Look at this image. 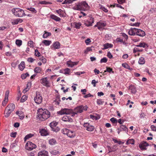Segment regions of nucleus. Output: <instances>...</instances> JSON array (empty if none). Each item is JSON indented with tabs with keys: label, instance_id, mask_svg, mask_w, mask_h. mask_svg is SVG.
I'll list each match as a JSON object with an SVG mask.
<instances>
[{
	"label": "nucleus",
	"instance_id": "obj_1",
	"mask_svg": "<svg viewBox=\"0 0 156 156\" xmlns=\"http://www.w3.org/2000/svg\"><path fill=\"white\" fill-rule=\"evenodd\" d=\"M37 114V119L42 121L45 120L50 116V112L47 110L42 108L38 109Z\"/></svg>",
	"mask_w": 156,
	"mask_h": 156
},
{
	"label": "nucleus",
	"instance_id": "obj_2",
	"mask_svg": "<svg viewBox=\"0 0 156 156\" xmlns=\"http://www.w3.org/2000/svg\"><path fill=\"white\" fill-rule=\"evenodd\" d=\"M57 113L58 114L60 115H71L72 116H74L76 114V113H74L73 109L66 108L62 109L60 111L57 112Z\"/></svg>",
	"mask_w": 156,
	"mask_h": 156
},
{
	"label": "nucleus",
	"instance_id": "obj_3",
	"mask_svg": "<svg viewBox=\"0 0 156 156\" xmlns=\"http://www.w3.org/2000/svg\"><path fill=\"white\" fill-rule=\"evenodd\" d=\"M12 12L16 16L21 17L26 16L24 10L19 8L14 9Z\"/></svg>",
	"mask_w": 156,
	"mask_h": 156
},
{
	"label": "nucleus",
	"instance_id": "obj_4",
	"mask_svg": "<svg viewBox=\"0 0 156 156\" xmlns=\"http://www.w3.org/2000/svg\"><path fill=\"white\" fill-rule=\"evenodd\" d=\"M85 7L86 9H87L88 7L87 4L85 2H81L79 5H77L76 9L80 10H85V9H83V7Z\"/></svg>",
	"mask_w": 156,
	"mask_h": 156
},
{
	"label": "nucleus",
	"instance_id": "obj_5",
	"mask_svg": "<svg viewBox=\"0 0 156 156\" xmlns=\"http://www.w3.org/2000/svg\"><path fill=\"white\" fill-rule=\"evenodd\" d=\"M36 146L35 144L30 142H28L26 144L25 148L28 151H31L33 149L35 148Z\"/></svg>",
	"mask_w": 156,
	"mask_h": 156
},
{
	"label": "nucleus",
	"instance_id": "obj_6",
	"mask_svg": "<svg viewBox=\"0 0 156 156\" xmlns=\"http://www.w3.org/2000/svg\"><path fill=\"white\" fill-rule=\"evenodd\" d=\"M42 98L40 95V93L38 92H36V97L34 98V100L35 102L39 104H40L42 101Z\"/></svg>",
	"mask_w": 156,
	"mask_h": 156
},
{
	"label": "nucleus",
	"instance_id": "obj_7",
	"mask_svg": "<svg viewBox=\"0 0 156 156\" xmlns=\"http://www.w3.org/2000/svg\"><path fill=\"white\" fill-rule=\"evenodd\" d=\"M83 126L86 128V129L87 130L89 131H92L94 129V127L87 123H84Z\"/></svg>",
	"mask_w": 156,
	"mask_h": 156
},
{
	"label": "nucleus",
	"instance_id": "obj_8",
	"mask_svg": "<svg viewBox=\"0 0 156 156\" xmlns=\"http://www.w3.org/2000/svg\"><path fill=\"white\" fill-rule=\"evenodd\" d=\"M75 112L76 113V115L77 113H82L83 111V105H81L79 106H77L74 109Z\"/></svg>",
	"mask_w": 156,
	"mask_h": 156
},
{
	"label": "nucleus",
	"instance_id": "obj_9",
	"mask_svg": "<svg viewBox=\"0 0 156 156\" xmlns=\"http://www.w3.org/2000/svg\"><path fill=\"white\" fill-rule=\"evenodd\" d=\"M149 145L145 141H143L139 145V147L141 150H145L146 149V147Z\"/></svg>",
	"mask_w": 156,
	"mask_h": 156
},
{
	"label": "nucleus",
	"instance_id": "obj_10",
	"mask_svg": "<svg viewBox=\"0 0 156 156\" xmlns=\"http://www.w3.org/2000/svg\"><path fill=\"white\" fill-rule=\"evenodd\" d=\"M41 83L44 86H46L47 87H49V82L48 81L47 79V77H44L42 78L41 80Z\"/></svg>",
	"mask_w": 156,
	"mask_h": 156
},
{
	"label": "nucleus",
	"instance_id": "obj_11",
	"mask_svg": "<svg viewBox=\"0 0 156 156\" xmlns=\"http://www.w3.org/2000/svg\"><path fill=\"white\" fill-rule=\"evenodd\" d=\"M138 29L136 28H131L128 32L129 34L130 35L134 36L136 35Z\"/></svg>",
	"mask_w": 156,
	"mask_h": 156
},
{
	"label": "nucleus",
	"instance_id": "obj_12",
	"mask_svg": "<svg viewBox=\"0 0 156 156\" xmlns=\"http://www.w3.org/2000/svg\"><path fill=\"white\" fill-rule=\"evenodd\" d=\"M15 106L12 103L8 105L7 106L6 108H5L8 109V110L10 111V112H12L15 108Z\"/></svg>",
	"mask_w": 156,
	"mask_h": 156
},
{
	"label": "nucleus",
	"instance_id": "obj_13",
	"mask_svg": "<svg viewBox=\"0 0 156 156\" xmlns=\"http://www.w3.org/2000/svg\"><path fill=\"white\" fill-rule=\"evenodd\" d=\"M145 33L144 31L141 29H138L136 33L137 35L140 37H144L145 36Z\"/></svg>",
	"mask_w": 156,
	"mask_h": 156
},
{
	"label": "nucleus",
	"instance_id": "obj_14",
	"mask_svg": "<svg viewBox=\"0 0 156 156\" xmlns=\"http://www.w3.org/2000/svg\"><path fill=\"white\" fill-rule=\"evenodd\" d=\"M62 120L64 122H71L73 121L72 119L70 117L67 115L64 116L62 117Z\"/></svg>",
	"mask_w": 156,
	"mask_h": 156
},
{
	"label": "nucleus",
	"instance_id": "obj_15",
	"mask_svg": "<svg viewBox=\"0 0 156 156\" xmlns=\"http://www.w3.org/2000/svg\"><path fill=\"white\" fill-rule=\"evenodd\" d=\"M128 89L131 91V93L135 94L136 92V87L133 85H130L129 86Z\"/></svg>",
	"mask_w": 156,
	"mask_h": 156
},
{
	"label": "nucleus",
	"instance_id": "obj_16",
	"mask_svg": "<svg viewBox=\"0 0 156 156\" xmlns=\"http://www.w3.org/2000/svg\"><path fill=\"white\" fill-rule=\"evenodd\" d=\"M78 62H72L70 60L68 61L67 62V64L68 65V66L73 67L74 66L77 65L78 63Z\"/></svg>",
	"mask_w": 156,
	"mask_h": 156
},
{
	"label": "nucleus",
	"instance_id": "obj_17",
	"mask_svg": "<svg viewBox=\"0 0 156 156\" xmlns=\"http://www.w3.org/2000/svg\"><path fill=\"white\" fill-rule=\"evenodd\" d=\"M97 25H98V29L100 30L106 26V24L105 23H102L99 21L97 23Z\"/></svg>",
	"mask_w": 156,
	"mask_h": 156
},
{
	"label": "nucleus",
	"instance_id": "obj_18",
	"mask_svg": "<svg viewBox=\"0 0 156 156\" xmlns=\"http://www.w3.org/2000/svg\"><path fill=\"white\" fill-rule=\"evenodd\" d=\"M91 21H86L85 22L84 24L87 27L90 26L92 25V24L94 23L93 18H90Z\"/></svg>",
	"mask_w": 156,
	"mask_h": 156
},
{
	"label": "nucleus",
	"instance_id": "obj_19",
	"mask_svg": "<svg viewBox=\"0 0 156 156\" xmlns=\"http://www.w3.org/2000/svg\"><path fill=\"white\" fill-rule=\"evenodd\" d=\"M39 133H41V135L42 136H46L48 134L47 131L44 129H40Z\"/></svg>",
	"mask_w": 156,
	"mask_h": 156
},
{
	"label": "nucleus",
	"instance_id": "obj_20",
	"mask_svg": "<svg viewBox=\"0 0 156 156\" xmlns=\"http://www.w3.org/2000/svg\"><path fill=\"white\" fill-rule=\"evenodd\" d=\"M38 156H48V152L45 151L39 152L38 154Z\"/></svg>",
	"mask_w": 156,
	"mask_h": 156
},
{
	"label": "nucleus",
	"instance_id": "obj_21",
	"mask_svg": "<svg viewBox=\"0 0 156 156\" xmlns=\"http://www.w3.org/2000/svg\"><path fill=\"white\" fill-rule=\"evenodd\" d=\"M67 135L70 138H73L75 136V134L73 131L69 130Z\"/></svg>",
	"mask_w": 156,
	"mask_h": 156
},
{
	"label": "nucleus",
	"instance_id": "obj_22",
	"mask_svg": "<svg viewBox=\"0 0 156 156\" xmlns=\"http://www.w3.org/2000/svg\"><path fill=\"white\" fill-rule=\"evenodd\" d=\"M16 114L19 115L20 119H23L24 118V116L23 115V112L22 111H16Z\"/></svg>",
	"mask_w": 156,
	"mask_h": 156
},
{
	"label": "nucleus",
	"instance_id": "obj_23",
	"mask_svg": "<svg viewBox=\"0 0 156 156\" xmlns=\"http://www.w3.org/2000/svg\"><path fill=\"white\" fill-rule=\"evenodd\" d=\"M50 17L51 18L56 21H59L61 20V19L60 18L54 15H51L50 16Z\"/></svg>",
	"mask_w": 156,
	"mask_h": 156
},
{
	"label": "nucleus",
	"instance_id": "obj_24",
	"mask_svg": "<svg viewBox=\"0 0 156 156\" xmlns=\"http://www.w3.org/2000/svg\"><path fill=\"white\" fill-rule=\"evenodd\" d=\"M25 67V63L24 62H22L19 65V68L20 70H23Z\"/></svg>",
	"mask_w": 156,
	"mask_h": 156
},
{
	"label": "nucleus",
	"instance_id": "obj_25",
	"mask_svg": "<svg viewBox=\"0 0 156 156\" xmlns=\"http://www.w3.org/2000/svg\"><path fill=\"white\" fill-rule=\"evenodd\" d=\"M12 112H10V111L5 108L4 112L5 116L6 117H8Z\"/></svg>",
	"mask_w": 156,
	"mask_h": 156
},
{
	"label": "nucleus",
	"instance_id": "obj_26",
	"mask_svg": "<svg viewBox=\"0 0 156 156\" xmlns=\"http://www.w3.org/2000/svg\"><path fill=\"white\" fill-rule=\"evenodd\" d=\"M53 46L55 49H58L60 47V44L58 42H56L54 43Z\"/></svg>",
	"mask_w": 156,
	"mask_h": 156
},
{
	"label": "nucleus",
	"instance_id": "obj_27",
	"mask_svg": "<svg viewBox=\"0 0 156 156\" xmlns=\"http://www.w3.org/2000/svg\"><path fill=\"white\" fill-rule=\"evenodd\" d=\"M56 12L60 17H63L64 16L63 12L61 9L56 10Z\"/></svg>",
	"mask_w": 156,
	"mask_h": 156
},
{
	"label": "nucleus",
	"instance_id": "obj_28",
	"mask_svg": "<svg viewBox=\"0 0 156 156\" xmlns=\"http://www.w3.org/2000/svg\"><path fill=\"white\" fill-rule=\"evenodd\" d=\"M145 62V60L144 57H141L140 58L138 61V63L140 64H144Z\"/></svg>",
	"mask_w": 156,
	"mask_h": 156
},
{
	"label": "nucleus",
	"instance_id": "obj_29",
	"mask_svg": "<svg viewBox=\"0 0 156 156\" xmlns=\"http://www.w3.org/2000/svg\"><path fill=\"white\" fill-rule=\"evenodd\" d=\"M104 48L103 49H106L108 48H112L113 47V45L111 44H110L109 43H106L104 45Z\"/></svg>",
	"mask_w": 156,
	"mask_h": 156
},
{
	"label": "nucleus",
	"instance_id": "obj_30",
	"mask_svg": "<svg viewBox=\"0 0 156 156\" xmlns=\"http://www.w3.org/2000/svg\"><path fill=\"white\" fill-rule=\"evenodd\" d=\"M136 46L138 47L145 48L146 47H148V46L147 44L144 43H140L139 45H136Z\"/></svg>",
	"mask_w": 156,
	"mask_h": 156
},
{
	"label": "nucleus",
	"instance_id": "obj_31",
	"mask_svg": "<svg viewBox=\"0 0 156 156\" xmlns=\"http://www.w3.org/2000/svg\"><path fill=\"white\" fill-rule=\"evenodd\" d=\"M42 42L44 43L46 46H49L51 43V41L44 40Z\"/></svg>",
	"mask_w": 156,
	"mask_h": 156
},
{
	"label": "nucleus",
	"instance_id": "obj_32",
	"mask_svg": "<svg viewBox=\"0 0 156 156\" xmlns=\"http://www.w3.org/2000/svg\"><path fill=\"white\" fill-rule=\"evenodd\" d=\"M42 69L39 67H36L34 70V72L36 73H39L41 72Z\"/></svg>",
	"mask_w": 156,
	"mask_h": 156
},
{
	"label": "nucleus",
	"instance_id": "obj_33",
	"mask_svg": "<svg viewBox=\"0 0 156 156\" xmlns=\"http://www.w3.org/2000/svg\"><path fill=\"white\" fill-rule=\"evenodd\" d=\"M58 124V122H53L50 124V126L51 128L56 127Z\"/></svg>",
	"mask_w": 156,
	"mask_h": 156
},
{
	"label": "nucleus",
	"instance_id": "obj_34",
	"mask_svg": "<svg viewBox=\"0 0 156 156\" xmlns=\"http://www.w3.org/2000/svg\"><path fill=\"white\" fill-rule=\"evenodd\" d=\"M120 129H121L122 130H123L125 131H128V129L127 127L124 125H122L120 126Z\"/></svg>",
	"mask_w": 156,
	"mask_h": 156
},
{
	"label": "nucleus",
	"instance_id": "obj_35",
	"mask_svg": "<svg viewBox=\"0 0 156 156\" xmlns=\"http://www.w3.org/2000/svg\"><path fill=\"white\" fill-rule=\"evenodd\" d=\"M56 143V141L54 139H51L49 141V143L51 145L55 144Z\"/></svg>",
	"mask_w": 156,
	"mask_h": 156
},
{
	"label": "nucleus",
	"instance_id": "obj_36",
	"mask_svg": "<svg viewBox=\"0 0 156 156\" xmlns=\"http://www.w3.org/2000/svg\"><path fill=\"white\" fill-rule=\"evenodd\" d=\"M51 35V34L49 32H45L44 34L43 37V38H46L48 36H50Z\"/></svg>",
	"mask_w": 156,
	"mask_h": 156
},
{
	"label": "nucleus",
	"instance_id": "obj_37",
	"mask_svg": "<svg viewBox=\"0 0 156 156\" xmlns=\"http://www.w3.org/2000/svg\"><path fill=\"white\" fill-rule=\"evenodd\" d=\"M39 59L41 60L43 63L45 64L46 62V59L43 56H41L40 57Z\"/></svg>",
	"mask_w": 156,
	"mask_h": 156
},
{
	"label": "nucleus",
	"instance_id": "obj_38",
	"mask_svg": "<svg viewBox=\"0 0 156 156\" xmlns=\"http://www.w3.org/2000/svg\"><path fill=\"white\" fill-rule=\"evenodd\" d=\"M99 7L100 9H102L105 12H108V10L105 7H103V6L100 5H99Z\"/></svg>",
	"mask_w": 156,
	"mask_h": 156
},
{
	"label": "nucleus",
	"instance_id": "obj_39",
	"mask_svg": "<svg viewBox=\"0 0 156 156\" xmlns=\"http://www.w3.org/2000/svg\"><path fill=\"white\" fill-rule=\"evenodd\" d=\"M93 47H92L93 48ZM92 47H87L86 49L85 50L84 53L85 54H87V53L88 52L90 51H92V49L91 48Z\"/></svg>",
	"mask_w": 156,
	"mask_h": 156
},
{
	"label": "nucleus",
	"instance_id": "obj_40",
	"mask_svg": "<svg viewBox=\"0 0 156 156\" xmlns=\"http://www.w3.org/2000/svg\"><path fill=\"white\" fill-rule=\"evenodd\" d=\"M126 143L128 144H133L134 143V140L133 139H129L127 141Z\"/></svg>",
	"mask_w": 156,
	"mask_h": 156
},
{
	"label": "nucleus",
	"instance_id": "obj_41",
	"mask_svg": "<svg viewBox=\"0 0 156 156\" xmlns=\"http://www.w3.org/2000/svg\"><path fill=\"white\" fill-rule=\"evenodd\" d=\"M16 43L19 46H20L22 43V41L21 40H17L16 41Z\"/></svg>",
	"mask_w": 156,
	"mask_h": 156
},
{
	"label": "nucleus",
	"instance_id": "obj_42",
	"mask_svg": "<svg viewBox=\"0 0 156 156\" xmlns=\"http://www.w3.org/2000/svg\"><path fill=\"white\" fill-rule=\"evenodd\" d=\"M29 76V74L28 73H26L25 74H22L21 76V77L23 79H24L26 78L27 76Z\"/></svg>",
	"mask_w": 156,
	"mask_h": 156
},
{
	"label": "nucleus",
	"instance_id": "obj_43",
	"mask_svg": "<svg viewBox=\"0 0 156 156\" xmlns=\"http://www.w3.org/2000/svg\"><path fill=\"white\" fill-rule=\"evenodd\" d=\"M27 9L30 11L31 12H32L35 13L37 12V11L34 8H33L31 7L30 8H28Z\"/></svg>",
	"mask_w": 156,
	"mask_h": 156
},
{
	"label": "nucleus",
	"instance_id": "obj_44",
	"mask_svg": "<svg viewBox=\"0 0 156 156\" xmlns=\"http://www.w3.org/2000/svg\"><path fill=\"white\" fill-rule=\"evenodd\" d=\"M90 118L93 120H97L100 118L99 117H97L96 116H94L92 115H90Z\"/></svg>",
	"mask_w": 156,
	"mask_h": 156
},
{
	"label": "nucleus",
	"instance_id": "obj_45",
	"mask_svg": "<svg viewBox=\"0 0 156 156\" xmlns=\"http://www.w3.org/2000/svg\"><path fill=\"white\" fill-rule=\"evenodd\" d=\"M51 128L52 130L56 132L59 131L60 130V129L58 127H52Z\"/></svg>",
	"mask_w": 156,
	"mask_h": 156
},
{
	"label": "nucleus",
	"instance_id": "obj_46",
	"mask_svg": "<svg viewBox=\"0 0 156 156\" xmlns=\"http://www.w3.org/2000/svg\"><path fill=\"white\" fill-rule=\"evenodd\" d=\"M33 134H30L27 135L24 138L25 140H27L32 137L33 136Z\"/></svg>",
	"mask_w": 156,
	"mask_h": 156
},
{
	"label": "nucleus",
	"instance_id": "obj_47",
	"mask_svg": "<svg viewBox=\"0 0 156 156\" xmlns=\"http://www.w3.org/2000/svg\"><path fill=\"white\" fill-rule=\"evenodd\" d=\"M69 129H63L62 130V133L64 134L67 135Z\"/></svg>",
	"mask_w": 156,
	"mask_h": 156
},
{
	"label": "nucleus",
	"instance_id": "obj_48",
	"mask_svg": "<svg viewBox=\"0 0 156 156\" xmlns=\"http://www.w3.org/2000/svg\"><path fill=\"white\" fill-rule=\"evenodd\" d=\"M27 97L25 95H23L21 98L20 102H23L27 99Z\"/></svg>",
	"mask_w": 156,
	"mask_h": 156
},
{
	"label": "nucleus",
	"instance_id": "obj_49",
	"mask_svg": "<svg viewBox=\"0 0 156 156\" xmlns=\"http://www.w3.org/2000/svg\"><path fill=\"white\" fill-rule=\"evenodd\" d=\"M35 55L36 56L38 57L41 56L40 53L38 51L37 49H36L35 50Z\"/></svg>",
	"mask_w": 156,
	"mask_h": 156
},
{
	"label": "nucleus",
	"instance_id": "obj_50",
	"mask_svg": "<svg viewBox=\"0 0 156 156\" xmlns=\"http://www.w3.org/2000/svg\"><path fill=\"white\" fill-rule=\"evenodd\" d=\"M70 69L69 68H66L64 70V73L65 74H69Z\"/></svg>",
	"mask_w": 156,
	"mask_h": 156
},
{
	"label": "nucleus",
	"instance_id": "obj_51",
	"mask_svg": "<svg viewBox=\"0 0 156 156\" xmlns=\"http://www.w3.org/2000/svg\"><path fill=\"white\" fill-rule=\"evenodd\" d=\"M61 101L60 99V97L59 96H58L56 97V104L58 105L59 104V101Z\"/></svg>",
	"mask_w": 156,
	"mask_h": 156
},
{
	"label": "nucleus",
	"instance_id": "obj_52",
	"mask_svg": "<svg viewBox=\"0 0 156 156\" xmlns=\"http://www.w3.org/2000/svg\"><path fill=\"white\" fill-rule=\"evenodd\" d=\"M28 46L30 47H33V42L31 41H29L28 43Z\"/></svg>",
	"mask_w": 156,
	"mask_h": 156
},
{
	"label": "nucleus",
	"instance_id": "obj_53",
	"mask_svg": "<svg viewBox=\"0 0 156 156\" xmlns=\"http://www.w3.org/2000/svg\"><path fill=\"white\" fill-rule=\"evenodd\" d=\"M51 153L53 155H56L58 154V151L56 150H52L51 151Z\"/></svg>",
	"mask_w": 156,
	"mask_h": 156
},
{
	"label": "nucleus",
	"instance_id": "obj_54",
	"mask_svg": "<svg viewBox=\"0 0 156 156\" xmlns=\"http://www.w3.org/2000/svg\"><path fill=\"white\" fill-rule=\"evenodd\" d=\"M111 7L113 6V7L116 6L117 7H119L121 9H123V8L122 7V6H121V5H120L119 4H114V5H111Z\"/></svg>",
	"mask_w": 156,
	"mask_h": 156
},
{
	"label": "nucleus",
	"instance_id": "obj_55",
	"mask_svg": "<svg viewBox=\"0 0 156 156\" xmlns=\"http://www.w3.org/2000/svg\"><path fill=\"white\" fill-rule=\"evenodd\" d=\"M97 103L99 105H102L104 102L103 101H102L101 99H98L97 100Z\"/></svg>",
	"mask_w": 156,
	"mask_h": 156
},
{
	"label": "nucleus",
	"instance_id": "obj_56",
	"mask_svg": "<svg viewBox=\"0 0 156 156\" xmlns=\"http://www.w3.org/2000/svg\"><path fill=\"white\" fill-rule=\"evenodd\" d=\"M110 120L113 123H116L117 122V120L114 118H111Z\"/></svg>",
	"mask_w": 156,
	"mask_h": 156
},
{
	"label": "nucleus",
	"instance_id": "obj_57",
	"mask_svg": "<svg viewBox=\"0 0 156 156\" xmlns=\"http://www.w3.org/2000/svg\"><path fill=\"white\" fill-rule=\"evenodd\" d=\"M107 58H106L105 57V58H102V59H101V60L100 62H101V63H103V62L105 63L107 62Z\"/></svg>",
	"mask_w": 156,
	"mask_h": 156
},
{
	"label": "nucleus",
	"instance_id": "obj_58",
	"mask_svg": "<svg viewBox=\"0 0 156 156\" xmlns=\"http://www.w3.org/2000/svg\"><path fill=\"white\" fill-rule=\"evenodd\" d=\"M9 90H7L5 92V99H7V101L6 102H7V101H8V95L9 94Z\"/></svg>",
	"mask_w": 156,
	"mask_h": 156
},
{
	"label": "nucleus",
	"instance_id": "obj_59",
	"mask_svg": "<svg viewBox=\"0 0 156 156\" xmlns=\"http://www.w3.org/2000/svg\"><path fill=\"white\" fill-rule=\"evenodd\" d=\"M81 26V24L80 23H76L75 24V27L77 29H79Z\"/></svg>",
	"mask_w": 156,
	"mask_h": 156
},
{
	"label": "nucleus",
	"instance_id": "obj_60",
	"mask_svg": "<svg viewBox=\"0 0 156 156\" xmlns=\"http://www.w3.org/2000/svg\"><path fill=\"white\" fill-rule=\"evenodd\" d=\"M21 19H18L16 20H15V21L12 22V23L13 24H17L19 22V21Z\"/></svg>",
	"mask_w": 156,
	"mask_h": 156
},
{
	"label": "nucleus",
	"instance_id": "obj_61",
	"mask_svg": "<svg viewBox=\"0 0 156 156\" xmlns=\"http://www.w3.org/2000/svg\"><path fill=\"white\" fill-rule=\"evenodd\" d=\"M140 24V23H131V25L132 26L139 27Z\"/></svg>",
	"mask_w": 156,
	"mask_h": 156
},
{
	"label": "nucleus",
	"instance_id": "obj_62",
	"mask_svg": "<svg viewBox=\"0 0 156 156\" xmlns=\"http://www.w3.org/2000/svg\"><path fill=\"white\" fill-rule=\"evenodd\" d=\"M17 133L16 132L11 133H10V135L11 137H16Z\"/></svg>",
	"mask_w": 156,
	"mask_h": 156
},
{
	"label": "nucleus",
	"instance_id": "obj_63",
	"mask_svg": "<svg viewBox=\"0 0 156 156\" xmlns=\"http://www.w3.org/2000/svg\"><path fill=\"white\" fill-rule=\"evenodd\" d=\"M91 42V41L89 38H87L85 41V42L87 45H88Z\"/></svg>",
	"mask_w": 156,
	"mask_h": 156
},
{
	"label": "nucleus",
	"instance_id": "obj_64",
	"mask_svg": "<svg viewBox=\"0 0 156 156\" xmlns=\"http://www.w3.org/2000/svg\"><path fill=\"white\" fill-rule=\"evenodd\" d=\"M151 128L152 130L153 131H156V127L154 125H151Z\"/></svg>",
	"mask_w": 156,
	"mask_h": 156
}]
</instances>
